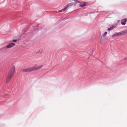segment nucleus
<instances>
[{
  "mask_svg": "<svg viewBox=\"0 0 127 127\" xmlns=\"http://www.w3.org/2000/svg\"><path fill=\"white\" fill-rule=\"evenodd\" d=\"M15 71V67H13L11 69L10 71L8 74L7 76L6 79V83H7L11 79Z\"/></svg>",
  "mask_w": 127,
  "mask_h": 127,
  "instance_id": "1",
  "label": "nucleus"
},
{
  "mask_svg": "<svg viewBox=\"0 0 127 127\" xmlns=\"http://www.w3.org/2000/svg\"><path fill=\"white\" fill-rule=\"evenodd\" d=\"M42 66V65H39L26 68L23 69L22 71L23 72H27L33 71L39 69L41 68Z\"/></svg>",
  "mask_w": 127,
  "mask_h": 127,
  "instance_id": "2",
  "label": "nucleus"
},
{
  "mask_svg": "<svg viewBox=\"0 0 127 127\" xmlns=\"http://www.w3.org/2000/svg\"><path fill=\"white\" fill-rule=\"evenodd\" d=\"M124 33L123 31L121 32H118L115 33L112 35V36H118L122 35H124Z\"/></svg>",
  "mask_w": 127,
  "mask_h": 127,
  "instance_id": "3",
  "label": "nucleus"
},
{
  "mask_svg": "<svg viewBox=\"0 0 127 127\" xmlns=\"http://www.w3.org/2000/svg\"><path fill=\"white\" fill-rule=\"evenodd\" d=\"M75 3L72 2L68 4L64 8H68L69 7H71L75 4Z\"/></svg>",
  "mask_w": 127,
  "mask_h": 127,
  "instance_id": "4",
  "label": "nucleus"
},
{
  "mask_svg": "<svg viewBox=\"0 0 127 127\" xmlns=\"http://www.w3.org/2000/svg\"><path fill=\"white\" fill-rule=\"evenodd\" d=\"M15 45V44L14 43H11L7 45L6 46V48H9L13 47Z\"/></svg>",
  "mask_w": 127,
  "mask_h": 127,
  "instance_id": "5",
  "label": "nucleus"
},
{
  "mask_svg": "<svg viewBox=\"0 0 127 127\" xmlns=\"http://www.w3.org/2000/svg\"><path fill=\"white\" fill-rule=\"evenodd\" d=\"M127 21V19H123L121 21V24L123 25H125V22Z\"/></svg>",
  "mask_w": 127,
  "mask_h": 127,
  "instance_id": "6",
  "label": "nucleus"
},
{
  "mask_svg": "<svg viewBox=\"0 0 127 127\" xmlns=\"http://www.w3.org/2000/svg\"><path fill=\"white\" fill-rule=\"evenodd\" d=\"M86 4V3L85 2L81 3L79 5V6L80 7H83L85 6Z\"/></svg>",
  "mask_w": 127,
  "mask_h": 127,
  "instance_id": "7",
  "label": "nucleus"
},
{
  "mask_svg": "<svg viewBox=\"0 0 127 127\" xmlns=\"http://www.w3.org/2000/svg\"><path fill=\"white\" fill-rule=\"evenodd\" d=\"M66 8H64L61 10H59L58 11L59 12H60L62 11L64 12L66 10Z\"/></svg>",
  "mask_w": 127,
  "mask_h": 127,
  "instance_id": "8",
  "label": "nucleus"
},
{
  "mask_svg": "<svg viewBox=\"0 0 127 127\" xmlns=\"http://www.w3.org/2000/svg\"><path fill=\"white\" fill-rule=\"evenodd\" d=\"M107 34L106 32H105L102 35V36L103 37H104Z\"/></svg>",
  "mask_w": 127,
  "mask_h": 127,
  "instance_id": "9",
  "label": "nucleus"
},
{
  "mask_svg": "<svg viewBox=\"0 0 127 127\" xmlns=\"http://www.w3.org/2000/svg\"><path fill=\"white\" fill-rule=\"evenodd\" d=\"M114 28L113 27H111L109 28H108L107 29V30L108 31H110L112 29H113Z\"/></svg>",
  "mask_w": 127,
  "mask_h": 127,
  "instance_id": "10",
  "label": "nucleus"
},
{
  "mask_svg": "<svg viewBox=\"0 0 127 127\" xmlns=\"http://www.w3.org/2000/svg\"><path fill=\"white\" fill-rule=\"evenodd\" d=\"M123 31L124 33V35L127 34V30Z\"/></svg>",
  "mask_w": 127,
  "mask_h": 127,
  "instance_id": "11",
  "label": "nucleus"
},
{
  "mask_svg": "<svg viewBox=\"0 0 127 127\" xmlns=\"http://www.w3.org/2000/svg\"><path fill=\"white\" fill-rule=\"evenodd\" d=\"M73 0L75 2H79L78 1L76 0Z\"/></svg>",
  "mask_w": 127,
  "mask_h": 127,
  "instance_id": "12",
  "label": "nucleus"
},
{
  "mask_svg": "<svg viewBox=\"0 0 127 127\" xmlns=\"http://www.w3.org/2000/svg\"><path fill=\"white\" fill-rule=\"evenodd\" d=\"M13 41L14 42H16L17 41V40H13Z\"/></svg>",
  "mask_w": 127,
  "mask_h": 127,
  "instance_id": "13",
  "label": "nucleus"
},
{
  "mask_svg": "<svg viewBox=\"0 0 127 127\" xmlns=\"http://www.w3.org/2000/svg\"><path fill=\"white\" fill-rule=\"evenodd\" d=\"M5 47H4L3 48H2V49H3L4 48H5Z\"/></svg>",
  "mask_w": 127,
  "mask_h": 127,
  "instance_id": "14",
  "label": "nucleus"
}]
</instances>
